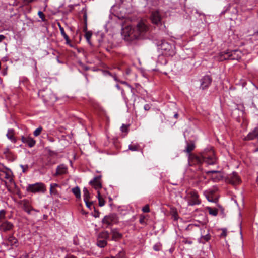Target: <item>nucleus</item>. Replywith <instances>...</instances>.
Here are the masks:
<instances>
[{
	"instance_id": "f257e3e1",
	"label": "nucleus",
	"mask_w": 258,
	"mask_h": 258,
	"mask_svg": "<svg viewBox=\"0 0 258 258\" xmlns=\"http://www.w3.org/2000/svg\"><path fill=\"white\" fill-rule=\"evenodd\" d=\"M149 30L148 26L143 21L140 22L136 27L127 26L122 30V35L126 41H132L140 38Z\"/></svg>"
},
{
	"instance_id": "f03ea898",
	"label": "nucleus",
	"mask_w": 258,
	"mask_h": 258,
	"mask_svg": "<svg viewBox=\"0 0 258 258\" xmlns=\"http://www.w3.org/2000/svg\"><path fill=\"white\" fill-rule=\"evenodd\" d=\"M192 162L194 164L205 162L208 165H214L216 163V158L212 149H206L200 155L194 156Z\"/></svg>"
},
{
	"instance_id": "7ed1b4c3",
	"label": "nucleus",
	"mask_w": 258,
	"mask_h": 258,
	"mask_svg": "<svg viewBox=\"0 0 258 258\" xmlns=\"http://www.w3.org/2000/svg\"><path fill=\"white\" fill-rule=\"evenodd\" d=\"M185 199L187 202L188 206H193L198 205L201 203L199 196L197 191L195 190L187 191Z\"/></svg>"
},
{
	"instance_id": "20e7f679",
	"label": "nucleus",
	"mask_w": 258,
	"mask_h": 258,
	"mask_svg": "<svg viewBox=\"0 0 258 258\" xmlns=\"http://www.w3.org/2000/svg\"><path fill=\"white\" fill-rule=\"evenodd\" d=\"M160 49L163 54L167 56H173L175 54V46L166 41H162Z\"/></svg>"
},
{
	"instance_id": "39448f33",
	"label": "nucleus",
	"mask_w": 258,
	"mask_h": 258,
	"mask_svg": "<svg viewBox=\"0 0 258 258\" xmlns=\"http://www.w3.org/2000/svg\"><path fill=\"white\" fill-rule=\"evenodd\" d=\"M27 190L33 193L41 192L44 193L46 191V186L42 182L29 184Z\"/></svg>"
},
{
	"instance_id": "423d86ee",
	"label": "nucleus",
	"mask_w": 258,
	"mask_h": 258,
	"mask_svg": "<svg viewBox=\"0 0 258 258\" xmlns=\"http://www.w3.org/2000/svg\"><path fill=\"white\" fill-rule=\"evenodd\" d=\"M19 204L21 208L28 214H31L32 211L39 212V210L33 208L31 202L27 199H24L20 201Z\"/></svg>"
},
{
	"instance_id": "0eeeda50",
	"label": "nucleus",
	"mask_w": 258,
	"mask_h": 258,
	"mask_svg": "<svg viewBox=\"0 0 258 258\" xmlns=\"http://www.w3.org/2000/svg\"><path fill=\"white\" fill-rule=\"evenodd\" d=\"M152 23L156 25L162 24V17L161 13L158 10L153 11L150 17Z\"/></svg>"
},
{
	"instance_id": "6e6552de",
	"label": "nucleus",
	"mask_w": 258,
	"mask_h": 258,
	"mask_svg": "<svg viewBox=\"0 0 258 258\" xmlns=\"http://www.w3.org/2000/svg\"><path fill=\"white\" fill-rule=\"evenodd\" d=\"M118 221L117 217L115 214H112L105 216L102 219V222L107 224V226L111 225L117 223Z\"/></svg>"
},
{
	"instance_id": "1a4fd4ad",
	"label": "nucleus",
	"mask_w": 258,
	"mask_h": 258,
	"mask_svg": "<svg viewBox=\"0 0 258 258\" xmlns=\"http://www.w3.org/2000/svg\"><path fill=\"white\" fill-rule=\"evenodd\" d=\"M212 79L209 75H205L200 80V88L202 90L208 88L211 85Z\"/></svg>"
},
{
	"instance_id": "9d476101",
	"label": "nucleus",
	"mask_w": 258,
	"mask_h": 258,
	"mask_svg": "<svg viewBox=\"0 0 258 258\" xmlns=\"http://www.w3.org/2000/svg\"><path fill=\"white\" fill-rule=\"evenodd\" d=\"M206 174L207 175H210L211 179L215 182L219 181L223 178V176L220 171L217 170L207 171L206 172Z\"/></svg>"
},
{
	"instance_id": "9b49d317",
	"label": "nucleus",
	"mask_w": 258,
	"mask_h": 258,
	"mask_svg": "<svg viewBox=\"0 0 258 258\" xmlns=\"http://www.w3.org/2000/svg\"><path fill=\"white\" fill-rule=\"evenodd\" d=\"M14 227V224L7 220L2 222L0 224V230L5 232L11 231L13 229Z\"/></svg>"
},
{
	"instance_id": "f8f14e48",
	"label": "nucleus",
	"mask_w": 258,
	"mask_h": 258,
	"mask_svg": "<svg viewBox=\"0 0 258 258\" xmlns=\"http://www.w3.org/2000/svg\"><path fill=\"white\" fill-rule=\"evenodd\" d=\"M58 188H61V186L57 183H51L50 185L49 192L52 197H59L60 193Z\"/></svg>"
},
{
	"instance_id": "ddd939ff",
	"label": "nucleus",
	"mask_w": 258,
	"mask_h": 258,
	"mask_svg": "<svg viewBox=\"0 0 258 258\" xmlns=\"http://www.w3.org/2000/svg\"><path fill=\"white\" fill-rule=\"evenodd\" d=\"M101 178V176L100 175L95 176L89 182V184L92 185L96 190H99L102 188Z\"/></svg>"
},
{
	"instance_id": "4468645a",
	"label": "nucleus",
	"mask_w": 258,
	"mask_h": 258,
	"mask_svg": "<svg viewBox=\"0 0 258 258\" xmlns=\"http://www.w3.org/2000/svg\"><path fill=\"white\" fill-rule=\"evenodd\" d=\"M238 50H227L226 51H225V53H226L225 55L224 56V57L226 58V60L227 59H238L240 58V56H238V55H236V53L238 52Z\"/></svg>"
},
{
	"instance_id": "2eb2a0df",
	"label": "nucleus",
	"mask_w": 258,
	"mask_h": 258,
	"mask_svg": "<svg viewBox=\"0 0 258 258\" xmlns=\"http://www.w3.org/2000/svg\"><path fill=\"white\" fill-rule=\"evenodd\" d=\"M2 174L4 175V178L8 180L10 183H12L14 182L13 179V173L10 169L7 168L5 170H2Z\"/></svg>"
},
{
	"instance_id": "dca6fc26",
	"label": "nucleus",
	"mask_w": 258,
	"mask_h": 258,
	"mask_svg": "<svg viewBox=\"0 0 258 258\" xmlns=\"http://www.w3.org/2000/svg\"><path fill=\"white\" fill-rule=\"evenodd\" d=\"M21 140L23 143L27 144L30 148L33 147L36 144L35 140L30 137L22 136Z\"/></svg>"
},
{
	"instance_id": "f3484780",
	"label": "nucleus",
	"mask_w": 258,
	"mask_h": 258,
	"mask_svg": "<svg viewBox=\"0 0 258 258\" xmlns=\"http://www.w3.org/2000/svg\"><path fill=\"white\" fill-rule=\"evenodd\" d=\"M7 241L8 242L7 244L5 243H3L4 245H10L11 246H15L18 247V240L13 236V235H10L8 236Z\"/></svg>"
},
{
	"instance_id": "a211bd4d",
	"label": "nucleus",
	"mask_w": 258,
	"mask_h": 258,
	"mask_svg": "<svg viewBox=\"0 0 258 258\" xmlns=\"http://www.w3.org/2000/svg\"><path fill=\"white\" fill-rule=\"evenodd\" d=\"M229 182L233 184L236 185L239 184L240 182V179L236 172H233L229 177Z\"/></svg>"
},
{
	"instance_id": "6ab92c4d",
	"label": "nucleus",
	"mask_w": 258,
	"mask_h": 258,
	"mask_svg": "<svg viewBox=\"0 0 258 258\" xmlns=\"http://www.w3.org/2000/svg\"><path fill=\"white\" fill-rule=\"evenodd\" d=\"M111 233L112 235L111 238L112 240L117 241L122 237V234L119 233L116 229H112Z\"/></svg>"
},
{
	"instance_id": "aec40b11",
	"label": "nucleus",
	"mask_w": 258,
	"mask_h": 258,
	"mask_svg": "<svg viewBox=\"0 0 258 258\" xmlns=\"http://www.w3.org/2000/svg\"><path fill=\"white\" fill-rule=\"evenodd\" d=\"M67 172V168L64 165H60L57 166L56 168V173L54 175V176H58L60 175H63Z\"/></svg>"
},
{
	"instance_id": "412c9836",
	"label": "nucleus",
	"mask_w": 258,
	"mask_h": 258,
	"mask_svg": "<svg viewBox=\"0 0 258 258\" xmlns=\"http://www.w3.org/2000/svg\"><path fill=\"white\" fill-rule=\"evenodd\" d=\"M258 136V129L254 128L251 132H250L246 137H245V140H251Z\"/></svg>"
},
{
	"instance_id": "4be33fe9",
	"label": "nucleus",
	"mask_w": 258,
	"mask_h": 258,
	"mask_svg": "<svg viewBox=\"0 0 258 258\" xmlns=\"http://www.w3.org/2000/svg\"><path fill=\"white\" fill-rule=\"evenodd\" d=\"M195 148V145L194 142H187L184 152L187 153L189 155H190V153L194 150Z\"/></svg>"
},
{
	"instance_id": "5701e85b",
	"label": "nucleus",
	"mask_w": 258,
	"mask_h": 258,
	"mask_svg": "<svg viewBox=\"0 0 258 258\" xmlns=\"http://www.w3.org/2000/svg\"><path fill=\"white\" fill-rule=\"evenodd\" d=\"M211 238V236L209 233L206 234L205 235H202L201 237L198 239L199 243L205 244L208 242Z\"/></svg>"
},
{
	"instance_id": "b1692460",
	"label": "nucleus",
	"mask_w": 258,
	"mask_h": 258,
	"mask_svg": "<svg viewBox=\"0 0 258 258\" xmlns=\"http://www.w3.org/2000/svg\"><path fill=\"white\" fill-rule=\"evenodd\" d=\"M119 82L121 83V84H124V85H125L126 86H127L130 89H131V93H132V97H133L134 98V101L136 99V96H135V89L134 88H133L131 85H130L128 83H127L125 81H119Z\"/></svg>"
},
{
	"instance_id": "393cba45",
	"label": "nucleus",
	"mask_w": 258,
	"mask_h": 258,
	"mask_svg": "<svg viewBox=\"0 0 258 258\" xmlns=\"http://www.w3.org/2000/svg\"><path fill=\"white\" fill-rule=\"evenodd\" d=\"M109 237V232L107 231H103L101 233H100L98 234V238H100L101 239H105L107 240V239Z\"/></svg>"
},
{
	"instance_id": "a878e982",
	"label": "nucleus",
	"mask_w": 258,
	"mask_h": 258,
	"mask_svg": "<svg viewBox=\"0 0 258 258\" xmlns=\"http://www.w3.org/2000/svg\"><path fill=\"white\" fill-rule=\"evenodd\" d=\"M107 245V240L97 238V245L100 248H104Z\"/></svg>"
},
{
	"instance_id": "bb28decb",
	"label": "nucleus",
	"mask_w": 258,
	"mask_h": 258,
	"mask_svg": "<svg viewBox=\"0 0 258 258\" xmlns=\"http://www.w3.org/2000/svg\"><path fill=\"white\" fill-rule=\"evenodd\" d=\"M72 192L75 195L76 197L77 198H81V193H80V190L79 187L76 186L74 188H73L72 190Z\"/></svg>"
},
{
	"instance_id": "cd10ccee",
	"label": "nucleus",
	"mask_w": 258,
	"mask_h": 258,
	"mask_svg": "<svg viewBox=\"0 0 258 258\" xmlns=\"http://www.w3.org/2000/svg\"><path fill=\"white\" fill-rule=\"evenodd\" d=\"M6 135L8 138L11 140V141L15 142V139L13 135V130L12 129L8 130Z\"/></svg>"
},
{
	"instance_id": "c85d7f7f",
	"label": "nucleus",
	"mask_w": 258,
	"mask_h": 258,
	"mask_svg": "<svg viewBox=\"0 0 258 258\" xmlns=\"http://www.w3.org/2000/svg\"><path fill=\"white\" fill-rule=\"evenodd\" d=\"M84 201L89 200L90 198V194L87 188L84 187L83 190Z\"/></svg>"
},
{
	"instance_id": "c756f323",
	"label": "nucleus",
	"mask_w": 258,
	"mask_h": 258,
	"mask_svg": "<svg viewBox=\"0 0 258 258\" xmlns=\"http://www.w3.org/2000/svg\"><path fill=\"white\" fill-rule=\"evenodd\" d=\"M97 198L99 201V205L100 207H102L105 205L104 200L101 197L100 192L99 191H97Z\"/></svg>"
},
{
	"instance_id": "7c9ffc66",
	"label": "nucleus",
	"mask_w": 258,
	"mask_h": 258,
	"mask_svg": "<svg viewBox=\"0 0 258 258\" xmlns=\"http://www.w3.org/2000/svg\"><path fill=\"white\" fill-rule=\"evenodd\" d=\"M225 54H226V53H225V51L221 52L216 56V59L220 61L225 60H226V58L224 57Z\"/></svg>"
},
{
	"instance_id": "2f4dec72",
	"label": "nucleus",
	"mask_w": 258,
	"mask_h": 258,
	"mask_svg": "<svg viewBox=\"0 0 258 258\" xmlns=\"http://www.w3.org/2000/svg\"><path fill=\"white\" fill-rule=\"evenodd\" d=\"M140 146L138 144H130L128 146V149L132 151H139Z\"/></svg>"
},
{
	"instance_id": "473e14b6",
	"label": "nucleus",
	"mask_w": 258,
	"mask_h": 258,
	"mask_svg": "<svg viewBox=\"0 0 258 258\" xmlns=\"http://www.w3.org/2000/svg\"><path fill=\"white\" fill-rule=\"evenodd\" d=\"M125 252L122 250L119 251L115 256H111V258H125Z\"/></svg>"
},
{
	"instance_id": "72a5a7b5",
	"label": "nucleus",
	"mask_w": 258,
	"mask_h": 258,
	"mask_svg": "<svg viewBox=\"0 0 258 258\" xmlns=\"http://www.w3.org/2000/svg\"><path fill=\"white\" fill-rule=\"evenodd\" d=\"M209 213L213 216H216L218 214V210L215 208H212L211 207H207Z\"/></svg>"
},
{
	"instance_id": "f704fd0d",
	"label": "nucleus",
	"mask_w": 258,
	"mask_h": 258,
	"mask_svg": "<svg viewBox=\"0 0 258 258\" xmlns=\"http://www.w3.org/2000/svg\"><path fill=\"white\" fill-rule=\"evenodd\" d=\"M85 203V205L86 207L89 208L90 210H92L94 209V211H95V207L93 205V202H89V200L84 201Z\"/></svg>"
},
{
	"instance_id": "c9c22d12",
	"label": "nucleus",
	"mask_w": 258,
	"mask_h": 258,
	"mask_svg": "<svg viewBox=\"0 0 258 258\" xmlns=\"http://www.w3.org/2000/svg\"><path fill=\"white\" fill-rule=\"evenodd\" d=\"M92 33L91 31H87L85 34V37L89 44H91L90 39Z\"/></svg>"
},
{
	"instance_id": "e433bc0d",
	"label": "nucleus",
	"mask_w": 258,
	"mask_h": 258,
	"mask_svg": "<svg viewBox=\"0 0 258 258\" xmlns=\"http://www.w3.org/2000/svg\"><path fill=\"white\" fill-rule=\"evenodd\" d=\"M6 214V211L5 210L2 209L0 210V223L3 221V220H5Z\"/></svg>"
},
{
	"instance_id": "4c0bfd02",
	"label": "nucleus",
	"mask_w": 258,
	"mask_h": 258,
	"mask_svg": "<svg viewBox=\"0 0 258 258\" xmlns=\"http://www.w3.org/2000/svg\"><path fill=\"white\" fill-rule=\"evenodd\" d=\"M58 26L61 35L63 37L64 39H67L68 35L66 34L63 28L61 26L60 24H58Z\"/></svg>"
},
{
	"instance_id": "58836bf2",
	"label": "nucleus",
	"mask_w": 258,
	"mask_h": 258,
	"mask_svg": "<svg viewBox=\"0 0 258 258\" xmlns=\"http://www.w3.org/2000/svg\"><path fill=\"white\" fill-rule=\"evenodd\" d=\"M42 130V127L40 126L38 128H37V129H36L34 132H33V135L35 136V137H37L38 136H39L41 131Z\"/></svg>"
},
{
	"instance_id": "ea45409f",
	"label": "nucleus",
	"mask_w": 258,
	"mask_h": 258,
	"mask_svg": "<svg viewBox=\"0 0 258 258\" xmlns=\"http://www.w3.org/2000/svg\"><path fill=\"white\" fill-rule=\"evenodd\" d=\"M115 87L118 89V90H121V94H122V96H123V97L124 98V100H125L126 102H127V98L125 96V93H124V91L123 89H121V88L119 86V85L118 84H116L115 85Z\"/></svg>"
},
{
	"instance_id": "a19ab883",
	"label": "nucleus",
	"mask_w": 258,
	"mask_h": 258,
	"mask_svg": "<svg viewBox=\"0 0 258 258\" xmlns=\"http://www.w3.org/2000/svg\"><path fill=\"white\" fill-rule=\"evenodd\" d=\"M120 130L122 132L127 133V132H128V126L123 124L122 125V126H121V127H120Z\"/></svg>"
},
{
	"instance_id": "79ce46f5",
	"label": "nucleus",
	"mask_w": 258,
	"mask_h": 258,
	"mask_svg": "<svg viewBox=\"0 0 258 258\" xmlns=\"http://www.w3.org/2000/svg\"><path fill=\"white\" fill-rule=\"evenodd\" d=\"M38 15L39 18H40L42 19V21H45V15L42 12L39 11L38 13Z\"/></svg>"
},
{
	"instance_id": "37998d69",
	"label": "nucleus",
	"mask_w": 258,
	"mask_h": 258,
	"mask_svg": "<svg viewBox=\"0 0 258 258\" xmlns=\"http://www.w3.org/2000/svg\"><path fill=\"white\" fill-rule=\"evenodd\" d=\"M142 211L144 213H148L150 212V208L149 205H146L142 208Z\"/></svg>"
},
{
	"instance_id": "c03bdc74",
	"label": "nucleus",
	"mask_w": 258,
	"mask_h": 258,
	"mask_svg": "<svg viewBox=\"0 0 258 258\" xmlns=\"http://www.w3.org/2000/svg\"><path fill=\"white\" fill-rule=\"evenodd\" d=\"M20 167H21V168L22 170V172L23 173H25L28 171V166L27 165H21Z\"/></svg>"
},
{
	"instance_id": "a18cd8bd",
	"label": "nucleus",
	"mask_w": 258,
	"mask_h": 258,
	"mask_svg": "<svg viewBox=\"0 0 258 258\" xmlns=\"http://www.w3.org/2000/svg\"><path fill=\"white\" fill-rule=\"evenodd\" d=\"M139 222L142 224H144L145 223V217L144 216H141L139 219Z\"/></svg>"
},
{
	"instance_id": "49530a36",
	"label": "nucleus",
	"mask_w": 258,
	"mask_h": 258,
	"mask_svg": "<svg viewBox=\"0 0 258 258\" xmlns=\"http://www.w3.org/2000/svg\"><path fill=\"white\" fill-rule=\"evenodd\" d=\"M208 191H205L204 192V194L207 198V199L209 201H210V202H212L213 201V200L212 199V198H211V197H210V196L208 195Z\"/></svg>"
},
{
	"instance_id": "de8ad7c7",
	"label": "nucleus",
	"mask_w": 258,
	"mask_h": 258,
	"mask_svg": "<svg viewBox=\"0 0 258 258\" xmlns=\"http://www.w3.org/2000/svg\"><path fill=\"white\" fill-rule=\"evenodd\" d=\"M227 235L226 230V229H223L222 232L221 234V237H225Z\"/></svg>"
},
{
	"instance_id": "09e8293b",
	"label": "nucleus",
	"mask_w": 258,
	"mask_h": 258,
	"mask_svg": "<svg viewBox=\"0 0 258 258\" xmlns=\"http://www.w3.org/2000/svg\"><path fill=\"white\" fill-rule=\"evenodd\" d=\"M83 19L84 20L85 24H86L87 23V15L86 13H84L83 15Z\"/></svg>"
},
{
	"instance_id": "8fccbe9b",
	"label": "nucleus",
	"mask_w": 258,
	"mask_h": 258,
	"mask_svg": "<svg viewBox=\"0 0 258 258\" xmlns=\"http://www.w3.org/2000/svg\"><path fill=\"white\" fill-rule=\"evenodd\" d=\"M144 108L145 110L147 111V110H150V106L149 104H145L144 106Z\"/></svg>"
},
{
	"instance_id": "3c124183",
	"label": "nucleus",
	"mask_w": 258,
	"mask_h": 258,
	"mask_svg": "<svg viewBox=\"0 0 258 258\" xmlns=\"http://www.w3.org/2000/svg\"><path fill=\"white\" fill-rule=\"evenodd\" d=\"M95 214L93 215V216L95 217H98L99 216V212L98 211H96L95 209V211H94Z\"/></svg>"
},
{
	"instance_id": "603ef678",
	"label": "nucleus",
	"mask_w": 258,
	"mask_h": 258,
	"mask_svg": "<svg viewBox=\"0 0 258 258\" xmlns=\"http://www.w3.org/2000/svg\"><path fill=\"white\" fill-rule=\"evenodd\" d=\"M153 249L154 250L156 251H158L160 250L159 248L158 247V246L156 245H155L154 246H153Z\"/></svg>"
},
{
	"instance_id": "864d4df0",
	"label": "nucleus",
	"mask_w": 258,
	"mask_h": 258,
	"mask_svg": "<svg viewBox=\"0 0 258 258\" xmlns=\"http://www.w3.org/2000/svg\"><path fill=\"white\" fill-rule=\"evenodd\" d=\"M6 37L3 35H0V42L5 39Z\"/></svg>"
},
{
	"instance_id": "5fc2aeb1",
	"label": "nucleus",
	"mask_w": 258,
	"mask_h": 258,
	"mask_svg": "<svg viewBox=\"0 0 258 258\" xmlns=\"http://www.w3.org/2000/svg\"><path fill=\"white\" fill-rule=\"evenodd\" d=\"M66 41V44H70V39H69V36H68V38L67 39H64Z\"/></svg>"
},
{
	"instance_id": "6e6d98bb",
	"label": "nucleus",
	"mask_w": 258,
	"mask_h": 258,
	"mask_svg": "<svg viewBox=\"0 0 258 258\" xmlns=\"http://www.w3.org/2000/svg\"><path fill=\"white\" fill-rule=\"evenodd\" d=\"M65 258H77L76 256L73 255H68Z\"/></svg>"
},
{
	"instance_id": "4d7b16f0",
	"label": "nucleus",
	"mask_w": 258,
	"mask_h": 258,
	"mask_svg": "<svg viewBox=\"0 0 258 258\" xmlns=\"http://www.w3.org/2000/svg\"><path fill=\"white\" fill-rule=\"evenodd\" d=\"M87 24H85V26H84V28H83V31H84V32H85V33H86V32H87Z\"/></svg>"
},
{
	"instance_id": "13d9d810",
	"label": "nucleus",
	"mask_w": 258,
	"mask_h": 258,
	"mask_svg": "<svg viewBox=\"0 0 258 258\" xmlns=\"http://www.w3.org/2000/svg\"><path fill=\"white\" fill-rule=\"evenodd\" d=\"M114 79L117 82H119L120 81L119 80H118V79L117 78V77L116 76L114 77Z\"/></svg>"
},
{
	"instance_id": "bf43d9fd",
	"label": "nucleus",
	"mask_w": 258,
	"mask_h": 258,
	"mask_svg": "<svg viewBox=\"0 0 258 258\" xmlns=\"http://www.w3.org/2000/svg\"><path fill=\"white\" fill-rule=\"evenodd\" d=\"M130 73V70H127L126 71V75H128Z\"/></svg>"
},
{
	"instance_id": "052dcab7",
	"label": "nucleus",
	"mask_w": 258,
	"mask_h": 258,
	"mask_svg": "<svg viewBox=\"0 0 258 258\" xmlns=\"http://www.w3.org/2000/svg\"><path fill=\"white\" fill-rule=\"evenodd\" d=\"M178 114L177 113H175L174 115V116L175 118H177L178 117Z\"/></svg>"
},
{
	"instance_id": "680f3d73",
	"label": "nucleus",
	"mask_w": 258,
	"mask_h": 258,
	"mask_svg": "<svg viewBox=\"0 0 258 258\" xmlns=\"http://www.w3.org/2000/svg\"><path fill=\"white\" fill-rule=\"evenodd\" d=\"M82 213L83 214H84V215H86V214H87V212H86L84 211L83 210H82Z\"/></svg>"
},
{
	"instance_id": "e2e57ef3",
	"label": "nucleus",
	"mask_w": 258,
	"mask_h": 258,
	"mask_svg": "<svg viewBox=\"0 0 258 258\" xmlns=\"http://www.w3.org/2000/svg\"><path fill=\"white\" fill-rule=\"evenodd\" d=\"M36 64H37V62L36 61H34V65H35V68H36Z\"/></svg>"
}]
</instances>
